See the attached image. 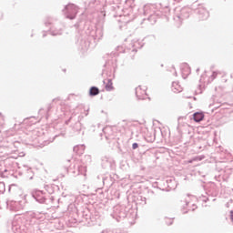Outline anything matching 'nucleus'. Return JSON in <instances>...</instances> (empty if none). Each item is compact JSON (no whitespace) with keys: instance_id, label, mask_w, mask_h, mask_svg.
<instances>
[{"instance_id":"nucleus-25","label":"nucleus","mask_w":233,"mask_h":233,"mask_svg":"<svg viewBox=\"0 0 233 233\" xmlns=\"http://www.w3.org/2000/svg\"><path fill=\"white\" fill-rule=\"evenodd\" d=\"M141 202L144 203V205H147V198L142 197L141 198Z\"/></svg>"},{"instance_id":"nucleus-8","label":"nucleus","mask_w":233,"mask_h":233,"mask_svg":"<svg viewBox=\"0 0 233 233\" xmlns=\"http://www.w3.org/2000/svg\"><path fill=\"white\" fill-rule=\"evenodd\" d=\"M135 93L137 99H145V96H147V89H143L141 86H139L138 87H136Z\"/></svg>"},{"instance_id":"nucleus-1","label":"nucleus","mask_w":233,"mask_h":233,"mask_svg":"<svg viewBox=\"0 0 233 233\" xmlns=\"http://www.w3.org/2000/svg\"><path fill=\"white\" fill-rule=\"evenodd\" d=\"M45 25L46 26L51 25L49 29L51 35H61L65 30V24L50 17L45 21Z\"/></svg>"},{"instance_id":"nucleus-14","label":"nucleus","mask_w":233,"mask_h":233,"mask_svg":"<svg viewBox=\"0 0 233 233\" xmlns=\"http://www.w3.org/2000/svg\"><path fill=\"white\" fill-rule=\"evenodd\" d=\"M112 85V79H108L107 84L106 85V90L107 92H112V90H114V86Z\"/></svg>"},{"instance_id":"nucleus-18","label":"nucleus","mask_w":233,"mask_h":233,"mask_svg":"<svg viewBox=\"0 0 233 233\" xmlns=\"http://www.w3.org/2000/svg\"><path fill=\"white\" fill-rule=\"evenodd\" d=\"M167 187L169 188H176V181L172 180V179H169V180H167Z\"/></svg>"},{"instance_id":"nucleus-35","label":"nucleus","mask_w":233,"mask_h":233,"mask_svg":"<svg viewBox=\"0 0 233 233\" xmlns=\"http://www.w3.org/2000/svg\"><path fill=\"white\" fill-rule=\"evenodd\" d=\"M30 179H34V177H31Z\"/></svg>"},{"instance_id":"nucleus-30","label":"nucleus","mask_w":233,"mask_h":233,"mask_svg":"<svg viewBox=\"0 0 233 233\" xmlns=\"http://www.w3.org/2000/svg\"><path fill=\"white\" fill-rule=\"evenodd\" d=\"M196 208H198V206H196L195 204H193L192 210H196Z\"/></svg>"},{"instance_id":"nucleus-24","label":"nucleus","mask_w":233,"mask_h":233,"mask_svg":"<svg viewBox=\"0 0 233 233\" xmlns=\"http://www.w3.org/2000/svg\"><path fill=\"white\" fill-rule=\"evenodd\" d=\"M137 147H139V144H137V143H133V145H132L133 150H136V148H137Z\"/></svg>"},{"instance_id":"nucleus-33","label":"nucleus","mask_w":233,"mask_h":233,"mask_svg":"<svg viewBox=\"0 0 233 233\" xmlns=\"http://www.w3.org/2000/svg\"><path fill=\"white\" fill-rule=\"evenodd\" d=\"M197 72H199V68L197 69Z\"/></svg>"},{"instance_id":"nucleus-23","label":"nucleus","mask_w":233,"mask_h":233,"mask_svg":"<svg viewBox=\"0 0 233 233\" xmlns=\"http://www.w3.org/2000/svg\"><path fill=\"white\" fill-rule=\"evenodd\" d=\"M149 21H153V23H156V16L154 15H151L148 18Z\"/></svg>"},{"instance_id":"nucleus-26","label":"nucleus","mask_w":233,"mask_h":233,"mask_svg":"<svg viewBox=\"0 0 233 233\" xmlns=\"http://www.w3.org/2000/svg\"><path fill=\"white\" fill-rule=\"evenodd\" d=\"M167 225H172V219H168V221H166Z\"/></svg>"},{"instance_id":"nucleus-10","label":"nucleus","mask_w":233,"mask_h":233,"mask_svg":"<svg viewBox=\"0 0 233 233\" xmlns=\"http://www.w3.org/2000/svg\"><path fill=\"white\" fill-rule=\"evenodd\" d=\"M103 27H96L95 32V39H96V41H100V39H103Z\"/></svg>"},{"instance_id":"nucleus-17","label":"nucleus","mask_w":233,"mask_h":233,"mask_svg":"<svg viewBox=\"0 0 233 233\" xmlns=\"http://www.w3.org/2000/svg\"><path fill=\"white\" fill-rule=\"evenodd\" d=\"M221 74V72L219 71H214L212 73V75L209 76V81H214V79H216V77H218V75Z\"/></svg>"},{"instance_id":"nucleus-5","label":"nucleus","mask_w":233,"mask_h":233,"mask_svg":"<svg viewBox=\"0 0 233 233\" xmlns=\"http://www.w3.org/2000/svg\"><path fill=\"white\" fill-rule=\"evenodd\" d=\"M7 207L12 212H19V210L23 209V206H21V202H17V201L7 202Z\"/></svg>"},{"instance_id":"nucleus-13","label":"nucleus","mask_w":233,"mask_h":233,"mask_svg":"<svg viewBox=\"0 0 233 233\" xmlns=\"http://www.w3.org/2000/svg\"><path fill=\"white\" fill-rule=\"evenodd\" d=\"M99 94V88L96 87V86H92L90 89H89V95L91 96H97Z\"/></svg>"},{"instance_id":"nucleus-38","label":"nucleus","mask_w":233,"mask_h":233,"mask_svg":"<svg viewBox=\"0 0 233 233\" xmlns=\"http://www.w3.org/2000/svg\"><path fill=\"white\" fill-rule=\"evenodd\" d=\"M184 214H187V211H184Z\"/></svg>"},{"instance_id":"nucleus-3","label":"nucleus","mask_w":233,"mask_h":233,"mask_svg":"<svg viewBox=\"0 0 233 233\" xmlns=\"http://www.w3.org/2000/svg\"><path fill=\"white\" fill-rule=\"evenodd\" d=\"M31 196L32 198H34V199H35V201H37V203H45V201H46V198L45 197V192L41 191L39 189H33L31 191Z\"/></svg>"},{"instance_id":"nucleus-4","label":"nucleus","mask_w":233,"mask_h":233,"mask_svg":"<svg viewBox=\"0 0 233 233\" xmlns=\"http://www.w3.org/2000/svg\"><path fill=\"white\" fill-rule=\"evenodd\" d=\"M190 16V9L187 7H184L180 10V15H177L174 17L175 21H183V19H188Z\"/></svg>"},{"instance_id":"nucleus-29","label":"nucleus","mask_w":233,"mask_h":233,"mask_svg":"<svg viewBox=\"0 0 233 233\" xmlns=\"http://www.w3.org/2000/svg\"><path fill=\"white\" fill-rule=\"evenodd\" d=\"M188 205H190V202L188 201L187 198H186V207H188Z\"/></svg>"},{"instance_id":"nucleus-36","label":"nucleus","mask_w":233,"mask_h":233,"mask_svg":"<svg viewBox=\"0 0 233 233\" xmlns=\"http://www.w3.org/2000/svg\"><path fill=\"white\" fill-rule=\"evenodd\" d=\"M212 201H216V198H213Z\"/></svg>"},{"instance_id":"nucleus-28","label":"nucleus","mask_w":233,"mask_h":233,"mask_svg":"<svg viewBox=\"0 0 233 233\" xmlns=\"http://www.w3.org/2000/svg\"><path fill=\"white\" fill-rule=\"evenodd\" d=\"M101 233H110V230H108V229H104V230L101 231Z\"/></svg>"},{"instance_id":"nucleus-27","label":"nucleus","mask_w":233,"mask_h":233,"mask_svg":"<svg viewBox=\"0 0 233 233\" xmlns=\"http://www.w3.org/2000/svg\"><path fill=\"white\" fill-rule=\"evenodd\" d=\"M30 225H32V221L28 222V220H27V223L25 224V227L28 228V227H30Z\"/></svg>"},{"instance_id":"nucleus-15","label":"nucleus","mask_w":233,"mask_h":233,"mask_svg":"<svg viewBox=\"0 0 233 233\" xmlns=\"http://www.w3.org/2000/svg\"><path fill=\"white\" fill-rule=\"evenodd\" d=\"M77 169H78V174H83L86 176V166H78Z\"/></svg>"},{"instance_id":"nucleus-31","label":"nucleus","mask_w":233,"mask_h":233,"mask_svg":"<svg viewBox=\"0 0 233 233\" xmlns=\"http://www.w3.org/2000/svg\"><path fill=\"white\" fill-rule=\"evenodd\" d=\"M106 181V178H103V183L105 184V182Z\"/></svg>"},{"instance_id":"nucleus-9","label":"nucleus","mask_w":233,"mask_h":233,"mask_svg":"<svg viewBox=\"0 0 233 233\" xmlns=\"http://www.w3.org/2000/svg\"><path fill=\"white\" fill-rule=\"evenodd\" d=\"M181 72H182V77L184 79H187V77L190 76V66H188V64L181 65Z\"/></svg>"},{"instance_id":"nucleus-7","label":"nucleus","mask_w":233,"mask_h":233,"mask_svg":"<svg viewBox=\"0 0 233 233\" xmlns=\"http://www.w3.org/2000/svg\"><path fill=\"white\" fill-rule=\"evenodd\" d=\"M197 14H198V18L201 21H205L206 19H208V15H209L208 11H207L206 8L203 6H200L198 8Z\"/></svg>"},{"instance_id":"nucleus-39","label":"nucleus","mask_w":233,"mask_h":233,"mask_svg":"<svg viewBox=\"0 0 233 233\" xmlns=\"http://www.w3.org/2000/svg\"><path fill=\"white\" fill-rule=\"evenodd\" d=\"M177 1H181V0H177Z\"/></svg>"},{"instance_id":"nucleus-34","label":"nucleus","mask_w":233,"mask_h":233,"mask_svg":"<svg viewBox=\"0 0 233 233\" xmlns=\"http://www.w3.org/2000/svg\"><path fill=\"white\" fill-rule=\"evenodd\" d=\"M105 130H106V128H104V129H103V132H105Z\"/></svg>"},{"instance_id":"nucleus-19","label":"nucleus","mask_w":233,"mask_h":233,"mask_svg":"<svg viewBox=\"0 0 233 233\" xmlns=\"http://www.w3.org/2000/svg\"><path fill=\"white\" fill-rule=\"evenodd\" d=\"M3 127H5V116L0 113V128H3Z\"/></svg>"},{"instance_id":"nucleus-6","label":"nucleus","mask_w":233,"mask_h":233,"mask_svg":"<svg viewBox=\"0 0 233 233\" xmlns=\"http://www.w3.org/2000/svg\"><path fill=\"white\" fill-rule=\"evenodd\" d=\"M77 46L78 50H81L82 52H86V50L90 48V41H88L86 38H83L80 41H78Z\"/></svg>"},{"instance_id":"nucleus-2","label":"nucleus","mask_w":233,"mask_h":233,"mask_svg":"<svg viewBox=\"0 0 233 233\" xmlns=\"http://www.w3.org/2000/svg\"><path fill=\"white\" fill-rule=\"evenodd\" d=\"M77 6L74 4H69L65 7V15L67 19H76L77 15Z\"/></svg>"},{"instance_id":"nucleus-32","label":"nucleus","mask_w":233,"mask_h":233,"mask_svg":"<svg viewBox=\"0 0 233 233\" xmlns=\"http://www.w3.org/2000/svg\"><path fill=\"white\" fill-rule=\"evenodd\" d=\"M175 76H177V72H175Z\"/></svg>"},{"instance_id":"nucleus-16","label":"nucleus","mask_w":233,"mask_h":233,"mask_svg":"<svg viewBox=\"0 0 233 233\" xmlns=\"http://www.w3.org/2000/svg\"><path fill=\"white\" fill-rule=\"evenodd\" d=\"M83 128V126L81 125V122H77L75 124L74 130L79 134L81 132V129Z\"/></svg>"},{"instance_id":"nucleus-20","label":"nucleus","mask_w":233,"mask_h":233,"mask_svg":"<svg viewBox=\"0 0 233 233\" xmlns=\"http://www.w3.org/2000/svg\"><path fill=\"white\" fill-rule=\"evenodd\" d=\"M19 228H21V226H17V223L15 221L13 222V230H15L16 233L19 232Z\"/></svg>"},{"instance_id":"nucleus-11","label":"nucleus","mask_w":233,"mask_h":233,"mask_svg":"<svg viewBox=\"0 0 233 233\" xmlns=\"http://www.w3.org/2000/svg\"><path fill=\"white\" fill-rule=\"evenodd\" d=\"M172 91L175 94H179V92H183V87L179 85L178 82H173L172 83Z\"/></svg>"},{"instance_id":"nucleus-37","label":"nucleus","mask_w":233,"mask_h":233,"mask_svg":"<svg viewBox=\"0 0 233 233\" xmlns=\"http://www.w3.org/2000/svg\"><path fill=\"white\" fill-rule=\"evenodd\" d=\"M136 136H137V137L139 135H138V134H137Z\"/></svg>"},{"instance_id":"nucleus-12","label":"nucleus","mask_w":233,"mask_h":233,"mask_svg":"<svg viewBox=\"0 0 233 233\" xmlns=\"http://www.w3.org/2000/svg\"><path fill=\"white\" fill-rule=\"evenodd\" d=\"M204 118H205V115H203V113L197 112L193 114V119L196 123H199L203 121Z\"/></svg>"},{"instance_id":"nucleus-21","label":"nucleus","mask_w":233,"mask_h":233,"mask_svg":"<svg viewBox=\"0 0 233 233\" xmlns=\"http://www.w3.org/2000/svg\"><path fill=\"white\" fill-rule=\"evenodd\" d=\"M210 196H202L201 198H200V199H201V201H203L204 203H207V201H210Z\"/></svg>"},{"instance_id":"nucleus-22","label":"nucleus","mask_w":233,"mask_h":233,"mask_svg":"<svg viewBox=\"0 0 233 233\" xmlns=\"http://www.w3.org/2000/svg\"><path fill=\"white\" fill-rule=\"evenodd\" d=\"M143 46H139V42L138 41H135L133 43V47L134 48H141Z\"/></svg>"}]
</instances>
